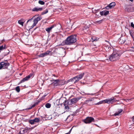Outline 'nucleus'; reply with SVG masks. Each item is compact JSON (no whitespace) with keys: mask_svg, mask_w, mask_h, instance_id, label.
Listing matches in <instances>:
<instances>
[{"mask_svg":"<svg viewBox=\"0 0 134 134\" xmlns=\"http://www.w3.org/2000/svg\"><path fill=\"white\" fill-rule=\"evenodd\" d=\"M82 121L86 124H89L92 122H94V118L91 117H87L86 118L83 120Z\"/></svg>","mask_w":134,"mask_h":134,"instance_id":"nucleus-5","label":"nucleus"},{"mask_svg":"<svg viewBox=\"0 0 134 134\" xmlns=\"http://www.w3.org/2000/svg\"><path fill=\"white\" fill-rule=\"evenodd\" d=\"M43 9L42 7L38 8V7H34L32 10V11L33 12H37L39 11H41Z\"/></svg>","mask_w":134,"mask_h":134,"instance_id":"nucleus-15","label":"nucleus"},{"mask_svg":"<svg viewBox=\"0 0 134 134\" xmlns=\"http://www.w3.org/2000/svg\"><path fill=\"white\" fill-rule=\"evenodd\" d=\"M5 41V40L4 39H3L1 41H0V42H1V44L3 43Z\"/></svg>","mask_w":134,"mask_h":134,"instance_id":"nucleus-47","label":"nucleus"},{"mask_svg":"<svg viewBox=\"0 0 134 134\" xmlns=\"http://www.w3.org/2000/svg\"><path fill=\"white\" fill-rule=\"evenodd\" d=\"M110 98V99H112V100H111V103H112L113 102H116L118 101V100H116L115 98H114V97H112Z\"/></svg>","mask_w":134,"mask_h":134,"instance_id":"nucleus-27","label":"nucleus"},{"mask_svg":"<svg viewBox=\"0 0 134 134\" xmlns=\"http://www.w3.org/2000/svg\"><path fill=\"white\" fill-rule=\"evenodd\" d=\"M39 14H38L37 15V16H39Z\"/></svg>","mask_w":134,"mask_h":134,"instance_id":"nucleus-60","label":"nucleus"},{"mask_svg":"<svg viewBox=\"0 0 134 134\" xmlns=\"http://www.w3.org/2000/svg\"><path fill=\"white\" fill-rule=\"evenodd\" d=\"M133 38H132L133 39V41H134V35H133Z\"/></svg>","mask_w":134,"mask_h":134,"instance_id":"nucleus-53","label":"nucleus"},{"mask_svg":"<svg viewBox=\"0 0 134 134\" xmlns=\"http://www.w3.org/2000/svg\"><path fill=\"white\" fill-rule=\"evenodd\" d=\"M100 14L102 16L104 15L105 16H106L107 15H108L109 14V11H107L105 12V11H100Z\"/></svg>","mask_w":134,"mask_h":134,"instance_id":"nucleus-16","label":"nucleus"},{"mask_svg":"<svg viewBox=\"0 0 134 134\" xmlns=\"http://www.w3.org/2000/svg\"><path fill=\"white\" fill-rule=\"evenodd\" d=\"M32 74H33L31 73L29 75L23 78L20 81L19 84L23 83L25 81L28 80L32 76Z\"/></svg>","mask_w":134,"mask_h":134,"instance_id":"nucleus-6","label":"nucleus"},{"mask_svg":"<svg viewBox=\"0 0 134 134\" xmlns=\"http://www.w3.org/2000/svg\"><path fill=\"white\" fill-rule=\"evenodd\" d=\"M7 47H6L5 45H4V46H3L2 45V46H0V52H1V51L4 50V49H6Z\"/></svg>","mask_w":134,"mask_h":134,"instance_id":"nucleus-22","label":"nucleus"},{"mask_svg":"<svg viewBox=\"0 0 134 134\" xmlns=\"http://www.w3.org/2000/svg\"><path fill=\"white\" fill-rule=\"evenodd\" d=\"M48 12V10L47 9H46L44 11L42 12L41 14V15H42L47 13Z\"/></svg>","mask_w":134,"mask_h":134,"instance_id":"nucleus-25","label":"nucleus"},{"mask_svg":"<svg viewBox=\"0 0 134 134\" xmlns=\"http://www.w3.org/2000/svg\"><path fill=\"white\" fill-rule=\"evenodd\" d=\"M63 103H64V106H65L66 105H68L69 103V101L68 100H64Z\"/></svg>","mask_w":134,"mask_h":134,"instance_id":"nucleus-24","label":"nucleus"},{"mask_svg":"<svg viewBox=\"0 0 134 134\" xmlns=\"http://www.w3.org/2000/svg\"><path fill=\"white\" fill-rule=\"evenodd\" d=\"M36 103H35L34 104L32 105V106H31L30 108H27L26 109H25V110H27V109L30 110V109H31L32 108L36 106Z\"/></svg>","mask_w":134,"mask_h":134,"instance_id":"nucleus-29","label":"nucleus"},{"mask_svg":"<svg viewBox=\"0 0 134 134\" xmlns=\"http://www.w3.org/2000/svg\"><path fill=\"white\" fill-rule=\"evenodd\" d=\"M42 19L41 17L40 16H39L38 17L35 18L33 21L34 23L36 25L38 21H40Z\"/></svg>","mask_w":134,"mask_h":134,"instance_id":"nucleus-14","label":"nucleus"},{"mask_svg":"<svg viewBox=\"0 0 134 134\" xmlns=\"http://www.w3.org/2000/svg\"><path fill=\"white\" fill-rule=\"evenodd\" d=\"M116 5V3L115 2H112L110 3L105 8L109 10V9L113 8Z\"/></svg>","mask_w":134,"mask_h":134,"instance_id":"nucleus-9","label":"nucleus"},{"mask_svg":"<svg viewBox=\"0 0 134 134\" xmlns=\"http://www.w3.org/2000/svg\"><path fill=\"white\" fill-rule=\"evenodd\" d=\"M121 54L120 51H113V53L109 55V59L112 61L118 60Z\"/></svg>","mask_w":134,"mask_h":134,"instance_id":"nucleus-2","label":"nucleus"},{"mask_svg":"<svg viewBox=\"0 0 134 134\" xmlns=\"http://www.w3.org/2000/svg\"><path fill=\"white\" fill-rule=\"evenodd\" d=\"M104 20L103 19H102L99 21H97L96 23L98 24H100Z\"/></svg>","mask_w":134,"mask_h":134,"instance_id":"nucleus-30","label":"nucleus"},{"mask_svg":"<svg viewBox=\"0 0 134 134\" xmlns=\"http://www.w3.org/2000/svg\"><path fill=\"white\" fill-rule=\"evenodd\" d=\"M29 123H30V124H31L32 125L34 124V121L33 119V120H29Z\"/></svg>","mask_w":134,"mask_h":134,"instance_id":"nucleus-37","label":"nucleus"},{"mask_svg":"<svg viewBox=\"0 0 134 134\" xmlns=\"http://www.w3.org/2000/svg\"><path fill=\"white\" fill-rule=\"evenodd\" d=\"M132 12H134V7H132Z\"/></svg>","mask_w":134,"mask_h":134,"instance_id":"nucleus-49","label":"nucleus"},{"mask_svg":"<svg viewBox=\"0 0 134 134\" xmlns=\"http://www.w3.org/2000/svg\"><path fill=\"white\" fill-rule=\"evenodd\" d=\"M52 82L51 84L53 85L54 86H59V79L54 80L52 79L50 80Z\"/></svg>","mask_w":134,"mask_h":134,"instance_id":"nucleus-7","label":"nucleus"},{"mask_svg":"<svg viewBox=\"0 0 134 134\" xmlns=\"http://www.w3.org/2000/svg\"><path fill=\"white\" fill-rule=\"evenodd\" d=\"M36 24H35L34 23L33 25L30 26V27L29 28V30H30L34 26L36 25Z\"/></svg>","mask_w":134,"mask_h":134,"instance_id":"nucleus-38","label":"nucleus"},{"mask_svg":"<svg viewBox=\"0 0 134 134\" xmlns=\"http://www.w3.org/2000/svg\"><path fill=\"white\" fill-rule=\"evenodd\" d=\"M38 102H39L35 103H36V105H37L38 103Z\"/></svg>","mask_w":134,"mask_h":134,"instance_id":"nucleus-56","label":"nucleus"},{"mask_svg":"<svg viewBox=\"0 0 134 134\" xmlns=\"http://www.w3.org/2000/svg\"><path fill=\"white\" fill-rule=\"evenodd\" d=\"M134 99V97H133V98L131 99Z\"/></svg>","mask_w":134,"mask_h":134,"instance_id":"nucleus-59","label":"nucleus"},{"mask_svg":"<svg viewBox=\"0 0 134 134\" xmlns=\"http://www.w3.org/2000/svg\"><path fill=\"white\" fill-rule=\"evenodd\" d=\"M54 25H53L50 27L46 28V30L48 33H49L50 32V30L54 27Z\"/></svg>","mask_w":134,"mask_h":134,"instance_id":"nucleus-19","label":"nucleus"},{"mask_svg":"<svg viewBox=\"0 0 134 134\" xmlns=\"http://www.w3.org/2000/svg\"><path fill=\"white\" fill-rule=\"evenodd\" d=\"M10 65V64L8 62L5 63L2 62L0 63V70L3 69H7L8 67Z\"/></svg>","mask_w":134,"mask_h":134,"instance_id":"nucleus-4","label":"nucleus"},{"mask_svg":"<svg viewBox=\"0 0 134 134\" xmlns=\"http://www.w3.org/2000/svg\"><path fill=\"white\" fill-rule=\"evenodd\" d=\"M33 120L34 121V122H39L40 121L39 119L37 118H35L34 119H33Z\"/></svg>","mask_w":134,"mask_h":134,"instance_id":"nucleus-35","label":"nucleus"},{"mask_svg":"<svg viewBox=\"0 0 134 134\" xmlns=\"http://www.w3.org/2000/svg\"><path fill=\"white\" fill-rule=\"evenodd\" d=\"M127 39L125 37H121L119 39V43L120 44H122L126 41Z\"/></svg>","mask_w":134,"mask_h":134,"instance_id":"nucleus-10","label":"nucleus"},{"mask_svg":"<svg viewBox=\"0 0 134 134\" xmlns=\"http://www.w3.org/2000/svg\"><path fill=\"white\" fill-rule=\"evenodd\" d=\"M4 52L2 53V54L0 56V60L3 59L5 56L9 54L10 52L9 50L6 49Z\"/></svg>","mask_w":134,"mask_h":134,"instance_id":"nucleus-8","label":"nucleus"},{"mask_svg":"<svg viewBox=\"0 0 134 134\" xmlns=\"http://www.w3.org/2000/svg\"><path fill=\"white\" fill-rule=\"evenodd\" d=\"M76 35L74 34L68 36L61 43L62 45H70L73 44L76 41Z\"/></svg>","mask_w":134,"mask_h":134,"instance_id":"nucleus-1","label":"nucleus"},{"mask_svg":"<svg viewBox=\"0 0 134 134\" xmlns=\"http://www.w3.org/2000/svg\"><path fill=\"white\" fill-rule=\"evenodd\" d=\"M99 11V9H97V10H95V13H96L97 12H98Z\"/></svg>","mask_w":134,"mask_h":134,"instance_id":"nucleus-48","label":"nucleus"},{"mask_svg":"<svg viewBox=\"0 0 134 134\" xmlns=\"http://www.w3.org/2000/svg\"><path fill=\"white\" fill-rule=\"evenodd\" d=\"M32 129L31 128H28L27 127H26L24 129L22 128L21 129L20 132L21 131L22 132L21 134H23L25 133L28 132V131L29 130Z\"/></svg>","mask_w":134,"mask_h":134,"instance_id":"nucleus-11","label":"nucleus"},{"mask_svg":"<svg viewBox=\"0 0 134 134\" xmlns=\"http://www.w3.org/2000/svg\"><path fill=\"white\" fill-rule=\"evenodd\" d=\"M102 103H103V102L102 101V100L101 101H100L99 102H98L97 103H95L94 104V105H99L101 104Z\"/></svg>","mask_w":134,"mask_h":134,"instance_id":"nucleus-39","label":"nucleus"},{"mask_svg":"<svg viewBox=\"0 0 134 134\" xmlns=\"http://www.w3.org/2000/svg\"><path fill=\"white\" fill-rule=\"evenodd\" d=\"M93 41H96L97 40V39L95 37H93L91 38Z\"/></svg>","mask_w":134,"mask_h":134,"instance_id":"nucleus-41","label":"nucleus"},{"mask_svg":"<svg viewBox=\"0 0 134 134\" xmlns=\"http://www.w3.org/2000/svg\"><path fill=\"white\" fill-rule=\"evenodd\" d=\"M68 82V81H66L64 80L59 79V86L63 85L65 84H66Z\"/></svg>","mask_w":134,"mask_h":134,"instance_id":"nucleus-12","label":"nucleus"},{"mask_svg":"<svg viewBox=\"0 0 134 134\" xmlns=\"http://www.w3.org/2000/svg\"><path fill=\"white\" fill-rule=\"evenodd\" d=\"M4 62H8V60H4Z\"/></svg>","mask_w":134,"mask_h":134,"instance_id":"nucleus-51","label":"nucleus"},{"mask_svg":"<svg viewBox=\"0 0 134 134\" xmlns=\"http://www.w3.org/2000/svg\"><path fill=\"white\" fill-rule=\"evenodd\" d=\"M78 111H77V110H76V111L74 112L73 114H72V115H76V113H77V112H78Z\"/></svg>","mask_w":134,"mask_h":134,"instance_id":"nucleus-42","label":"nucleus"},{"mask_svg":"<svg viewBox=\"0 0 134 134\" xmlns=\"http://www.w3.org/2000/svg\"><path fill=\"white\" fill-rule=\"evenodd\" d=\"M131 26L134 29V24L132 22H131Z\"/></svg>","mask_w":134,"mask_h":134,"instance_id":"nucleus-45","label":"nucleus"},{"mask_svg":"<svg viewBox=\"0 0 134 134\" xmlns=\"http://www.w3.org/2000/svg\"><path fill=\"white\" fill-rule=\"evenodd\" d=\"M15 90L18 92H19L20 91V88L19 86H17L15 88Z\"/></svg>","mask_w":134,"mask_h":134,"instance_id":"nucleus-32","label":"nucleus"},{"mask_svg":"<svg viewBox=\"0 0 134 134\" xmlns=\"http://www.w3.org/2000/svg\"><path fill=\"white\" fill-rule=\"evenodd\" d=\"M72 128L67 133H66L65 134H70L71 131V130L72 129Z\"/></svg>","mask_w":134,"mask_h":134,"instance_id":"nucleus-46","label":"nucleus"},{"mask_svg":"<svg viewBox=\"0 0 134 134\" xmlns=\"http://www.w3.org/2000/svg\"><path fill=\"white\" fill-rule=\"evenodd\" d=\"M123 110L121 109H119V111L118 112L115 113L114 114V115L115 116H116L119 115L120 113Z\"/></svg>","mask_w":134,"mask_h":134,"instance_id":"nucleus-21","label":"nucleus"},{"mask_svg":"<svg viewBox=\"0 0 134 134\" xmlns=\"http://www.w3.org/2000/svg\"><path fill=\"white\" fill-rule=\"evenodd\" d=\"M84 75V73H81L77 76L74 77L72 78H71L68 80V82H69L70 81L73 82L74 80H75V81H74V83H75L76 82H77Z\"/></svg>","mask_w":134,"mask_h":134,"instance_id":"nucleus-3","label":"nucleus"},{"mask_svg":"<svg viewBox=\"0 0 134 134\" xmlns=\"http://www.w3.org/2000/svg\"><path fill=\"white\" fill-rule=\"evenodd\" d=\"M125 10L128 12H132V7H127L125 8Z\"/></svg>","mask_w":134,"mask_h":134,"instance_id":"nucleus-20","label":"nucleus"},{"mask_svg":"<svg viewBox=\"0 0 134 134\" xmlns=\"http://www.w3.org/2000/svg\"><path fill=\"white\" fill-rule=\"evenodd\" d=\"M130 48H132V49H131V51L132 52H134V46H132L130 47Z\"/></svg>","mask_w":134,"mask_h":134,"instance_id":"nucleus-43","label":"nucleus"},{"mask_svg":"<svg viewBox=\"0 0 134 134\" xmlns=\"http://www.w3.org/2000/svg\"><path fill=\"white\" fill-rule=\"evenodd\" d=\"M94 125H96V126H97V127H99V126H98V125H97L95 124H94Z\"/></svg>","mask_w":134,"mask_h":134,"instance_id":"nucleus-50","label":"nucleus"},{"mask_svg":"<svg viewBox=\"0 0 134 134\" xmlns=\"http://www.w3.org/2000/svg\"><path fill=\"white\" fill-rule=\"evenodd\" d=\"M25 21L24 19H21L20 20L18 21V23L21 25L22 26H23L24 23L25 22Z\"/></svg>","mask_w":134,"mask_h":134,"instance_id":"nucleus-17","label":"nucleus"},{"mask_svg":"<svg viewBox=\"0 0 134 134\" xmlns=\"http://www.w3.org/2000/svg\"><path fill=\"white\" fill-rule=\"evenodd\" d=\"M96 16H99V14H96Z\"/></svg>","mask_w":134,"mask_h":134,"instance_id":"nucleus-54","label":"nucleus"},{"mask_svg":"<svg viewBox=\"0 0 134 134\" xmlns=\"http://www.w3.org/2000/svg\"><path fill=\"white\" fill-rule=\"evenodd\" d=\"M38 2L39 4L42 5H44L45 4V2L41 0H39Z\"/></svg>","mask_w":134,"mask_h":134,"instance_id":"nucleus-34","label":"nucleus"},{"mask_svg":"<svg viewBox=\"0 0 134 134\" xmlns=\"http://www.w3.org/2000/svg\"><path fill=\"white\" fill-rule=\"evenodd\" d=\"M38 56L39 57H43L46 56V55L44 53H43L41 54H40L38 55Z\"/></svg>","mask_w":134,"mask_h":134,"instance_id":"nucleus-28","label":"nucleus"},{"mask_svg":"<svg viewBox=\"0 0 134 134\" xmlns=\"http://www.w3.org/2000/svg\"><path fill=\"white\" fill-rule=\"evenodd\" d=\"M132 120L134 122V116H133L132 117Z\"/></svg>","mask_w":134,"mask_h":134,"instance_id":"nucleus-52","label":"nucleus"},{"mask_svg":"<svg viewBox=\"0 0 134 134\" xmlns=\"http://www.w3.org/2000/svg\"><path fill=\"white\" fill-rule=\"evenodd\" d=\"M33 18H32L31 19H29L28 20V21L27 22L26 24H27L29 22H30V23L31 22L32 23L33 22Z\"/></svg>","mask_w":134,"mask_h":134,"instance_id":"nucleus-31","label":"nucleus"},{"mask_svg":"<svg viewBox=\"0 0 134 134\" xmlns=\"http://www.w3.org/2000/svg\"><path fill=\"white\" fill-rule=\"evenodd\" d=\"M65 109H67L66 111H69L70 110V108L68 105H66L65 106Z\"/></svg>","mask_w":134,"mask_h":134,"instance_id":"nucleus-36","label":"nucleus"},{"mask_svg":"<svg viewBox=\"0 0 134 134\" xmlns=\"http://www.w3.org/2000/svg\"><path fill=\"white\" fill-rule=\"evenodd\" d=\"M92 101L91 100H86L85 101V103L87 104L88 103V102L90 101Z\"/></svg>","mask_w":134,"mask_h":134,"instance_id":"nucleus-44","label":"nucleus"},{"mask_svg":"<svg viewBox=\"0 0 134 134\" xmlns=\"http://www.w3.org/2000/svg\"><path fill=\"white\" fill-rule=\"evenodd\" d=\"M61 100V99L60 98L59 99H57L56 102V104L58 105H59L60 104L61 105H62V103H60V101Z\"/></svg>","mask_w":134,"mask_h":134,"instance_id":"nucleus-23","label":"nucleus"},{"mask_svg":"<svg viewBox=\"0 0 134 134\" xmlns=\"http://www.w3.org/2000/svg\"><path fill=\"white\" fill-rule=\"evenodd\" d=\"M52 75L54 77H56V76L55 75H54V74H53Z\"/></svg>","mask_w":134,"mask_h":134,"instance_id":"nucleus-55","label":"nucleus"},{"mask_svg":"<svg viewBox=\"0 0 134 134\" xmlns=\"http://www.w3.org/2000/svg\"><path fill=\"white\" fill-rule=\"evenodd\" d=\"M88 94V95H90V94H91V95H93V94Z\"/></svg>","mask_w":134,"mask_h":134,"instance_id":"nucleus-58","label":"nucleus"},{"mask_svg":"<svg viewBox=\"0 0 134 134\" xmlns=\"http://www.w3.org/2000/svg\"><path fill=\"white\" fill-rule=\"evenodd\" d=\"M112 100V99H110V98L109 99H106L103 100H102V101L103 102V103H106L108 104H110V103H111V100Z\"/></svg>","mask_w":134,"mask_h":134,"instance_id":"nucleus-18","label":"nucleus"},{"mask_svg":"<svg viewBox=\"0 0 134 134\" xmlns=\"http://www.w3.org/2000/svg\"><path fill=\"white\" fill-rule=\"evenodd\" d=\"M129 33L132 37V38H133V35H134V32H133V31L132 30H129Z\"/></svg>","mask_w":134,"mask_h":134,"instance_id":"nucleus-26","label":"nucleus"},{"mask_svg":"<svg viewBox=\"0 0 134 134\" xmlns=\"http://www.w3.org/2000/svg\"><path fill=\"white\" fill-rule=\"evenodd\" d=\"M130 1L132 2H133V0H130Z\"/></svg>","mask_w":134,"mask_h":134,"instance_id":"nucleus-57","label":"nucleus"},{"mask_svg":"<svg viewBox=\"0 0 134 134\" xmlns=\"http://www.w3.org/2000/svg\"><path fill=\"white\" fill-rule=\"evenodd\" d=\"M50 52V51H47L46 52H44V53H45V54L46 56H47L49 54Z\"/></svg>","mask_w":134,"mask_h":134,"instance_id":"nucleus-40","label":"nucleus"},{"mask_svg":"<svg viewBox=\"0 0 134 134\" xmlns=\"http://www.w3.org/2000/svg\"><path fill=\"white\" fill-rule=\"evenodd\" d=\"M45 107L47 108H50L51 107V104L49 103H47L46 104Z\"/></svg>","mask_w":134,"mask_h":134,"instance_id":"nucleus-33","label":"nucleus"},{"mask_svg":"<svg viewBox=\"0 0 134 134\" xmlns=\"http://www.w3.org/2000/svg\"><path fill=\"white\" fill-rule=\"evenodd\" d=\"M80 98L79 97L77 98H74L70 100L71 103L72 104H74L76 103L80 99Z\"/></svg>","mask_w":134,"mask_h":134,"instance_id":"nucleus-13","label":"nucleus"}]
</instances>
